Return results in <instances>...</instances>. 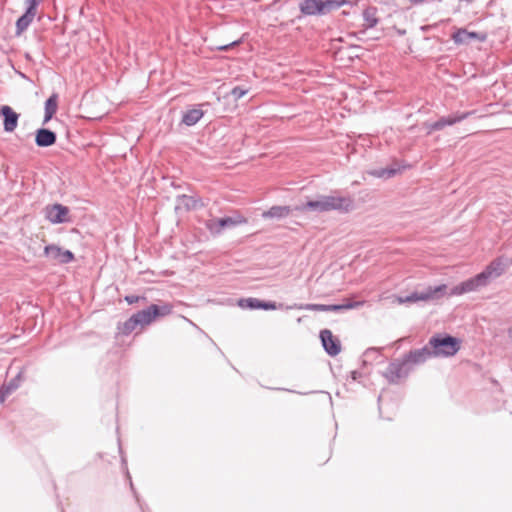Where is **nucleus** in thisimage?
Returning <instances> with one entry per match:
<instances>
[{"instance_id": "8", "label": "nucleus", "mask_w": 512, "mask_h": 512, "mask_svg": "<svg viewBox=\"0 0 512 512\" xmlns=\"http://www.w3.org/2000/svg\"><path fill=\"white\" fill-rule=\"evenodd\" d=\"M364 302L362 301H355V302H346L344 304H332V305H325V304H295L293 306L288 307L289 309L296 308L300 310H310V311H342V310H348V309H354L361 307Z\"/></svg>"}, {"instance_id": "3", "label": "nucleus", "mask_w": 512, "mask_h": 512, "mask_svg": "<svg viewBox=\"0 0 512 512\" xmlns=\"http://www.w3.org/2000/svg\"><path fill=\"white\" fill-rule=\"evenodd\" d=\"M428 345L433 358L454 356L460 349V341L447 334L432 336L428 341Z\"/></svg>"}, {"instance_id": "27", "label": "nucleus", "mask_w": 512, "mask_h": 512, "mask_svg": "<svg viewBox=\"0 0 512 512\" xmlns=\"http://www.w3.org/2000/svg\"><path fill=\"white\" fill-rule=\"evenodd\" d=\"M248 91H249V89L245 88L243 86H235L230 91V95L232 96V98L234 100L237 101V100L241 99L243 96H245L248 93Z\"/></svg>"}, {"instance_id": "32", "label": "nucleus", "mask_w": 512, "mask_h": 512, "mask_svg": "<svg viewBox=\"0 0 512 512\" xmlns=\"http://www.w3.org/2000/svg\"><path fill=\"white\" fill-rule=\"evenodd\" d=\"M236 44H238V41H234V42H232L231 44H228V45L220 46V47H219V50L226 51V50H228L231 46H234V45H236Z\"/></svg>"}, {"instance_id": "24", "label": "nucleus", "mask_w": 512, "mask_h": 512, "mask_svg": "<svg viewBox=\"0 0 512 512\" xmlns=\"http://www.w3.org/2000/svg\"><path fill=\"white\" fill-rule=\"evenodd\" d=\"M58 107V95L53 93L45 102V115L43 124H46L51 120L53 115L57 112Z\"/></svg>"}, {"instance_id": "21", "label": "nucleus", "mask_w": 512, "mask_h": 512, "mask_svg": "<svg viewBox=\"0 0 512 512\" xmlns=\"http://www.w3.org/2000/svg\"><path fill=\"white\" fill-rule=\"evenodd\" d=\"M23 380V370H20L15 377L0 388V402H4L7 396L15 391Z\"/></svg>"}, {"instance_id": "14", "label": "nucleus", "mask_w": 512, "mask_h": 512, "mask_svg": "<svg viewBox=\"0 0 512 512\" xmlns=\"http://www.w3.org/2000/svg\"><path fill=\"white\" fill-rule=\"evenodd\" d=\"M430 358H433V356L431 350L429 349L428 343L420 349L411 350L404 356V359L411 367L412 365L422 364Z\"/></svg>"}, {"instance_id": "26", "label": "nucleus", "mask_w": 512, "mask_h": 512, "mask_svg": "<svg viewBox=\"0 0 512 512\" xmlns=\"http://www.w3.org/2000/svg\"><path fill=\"white\" fill-rule=\"evenodd\" d=\"M397 172H398V169H395V168H379V169H374V170L370 171L369 174L374 177H377V178L388 179V178L395 176L397 174Z\"/></svg>"}, {"instance_id": "4", "label": "nucleus", "mask_w": 512, "mask_h": 512, "mask_svg": "<svg viewBox=\"0 0 512 512\" xmlns=\"http://www.w3.org/2000/svg\"><path fill=\"white\" fill-rule=\"evenodd\" d=\"M347 3V0H304L300 3V11L304 15H324Z\"/></svg>"}, {"instance_id": "23", "label": "nucleus", "mask_w": 512, "mask_h": 512, "mask_svg": "<svg viewBox=\"0 0 512 512\" xmlns=\"http://www.w3.org/2000/svg\"><path fill=\"white\" fill-rule=\"evenodd\" d=\"M204 116V112L200 108L188 109L183 113L182 123L186 126H194Z\"/></svg>"}, {"instance_id": "7", "label": "nucleus", "mask_w": 512, "mask_h": 512, "mask_svg": "<svg viewBox=\"0 0 512 512\" xmlns=\"http://www.w3.org/2000/svg\"><path fill=\"white\" fill-rule=\"evenodd\" d=\"M472 111L468 112H456L447 116L440 117L437 121L432 123H426L425 127L427 129V134H431L434 131L443 130L447 126H452L457 124L465 119H467L470 115H472Z\"/></svg>"}, {"instance_id": "16", "label": "nucleus", "mask_w": 512, "mask_h": 512, "mask_svg": "<svg viewBox=\"0 0 512 512\" xmlns=\"http://www.w3.org/2000/svg\"><path fill=\"white\" fill-rule=\"evenodd\" d=\"M242 220H236L232 217H223L219 219L210 220L207 223V228L212 234H220L225 228L236 226L242 223Z\"/></svg>"}, {"instance_id": "1", "label": "nucleus", "mask_w": 512, "mask_h": 512, "mask_svg": "<svg viewBox=\"0 0 512 512\" xmlns=\"http://www.w3.org/2000/svg\"><path fill=\"white\" fill-rule=\"evenodd\" d=\"M511 265V260L505 257H497L476 276L455 285L449 295H462L469 292L480 291L487 287L493 280L500 277Z\"/></svg>"}, {"instance_id": "5", "label": "nucleus", "mask_w": 512, "mask_h": 512, "mask_svg": "<svg viewBox=\"0 0 512 512\" xmlns=\"http://www.w3.org/2000/svg\"><path fill=\"white\" fill-rule=\"evenodd\" d=\"M447 286L440 284L437 286H428L422 291H416L406 297H398V303H414L417 301L437 300L446 294Z\"/></svg>"}, {"instance_id": "31", "label": "nucleus", "mask_w": 512, "mask_h": 512, "mask_svg": "<svg viewBox=\"0 0 512 512\" xmlns=\"http://www.w3.org/2000/svg\"><path fill=\"white\" fill-rule=\"evenodd\" d=\"M351 377H352L353 380H358V379H360L362 377V373L359 372V371H356V370L352 371L351 372Z\"/></svg>"}, {"instance_id": "11", "label": "nucleus", "mask_w": 512, "mask_h": 512, "mask_svg": "<svg viewBox=\"0 0 512 512\" xmlns=\"http://www.w3.org/2000/svg\"><path fill=\"white\" fill-rule=\"evenodd\" d=\"M44 255L58 264H68L74 260V254L70 250L63 249L55 244L45 246Z\"/></svg>"}, {"instance_id": "17", "label": "nucleus", "mask_w": 512, "mask_h": 512, "mask_svg": "<svg viewBox=\"0 0 512 512\" xmlns=\"http://www.w3.org/2000/svg\"><path fill=\"white\" fill-rule=\"evenodd\" d=\"M57 135L47 128H39L35 132V144L38 147H50L56 143Z\"/></svg>"}, {"instance_id": "34", "label": "nucleus", "mask_w": 512, "mask_h": 512, "mask_svg": "<svg viewBox=\"0 0 512 512\" xmlns=\"http://www.w3.org/2000/svg\"><path fill=\"white\" fill-rule=\"evenodd\" d=\"M508 336L512 339V327L508 329Z\"/></svg>"}, {"instance_id": "18", "label": "nucleus", "mask_w": 512, "mask_h": 512, "mask_svg": "<svg viewBox=\"0 0 512 512\" xmlns=\"http://www.w3.org/2000/svg\"><path fill=\"white\" fill-rule=\"evenodd\" d=\"M172 311V306L169 304H164L162 306L152 304L146 309L142 310L145 315H148L146 318V323L150 324L157 317H163L169 315Z\"/></svg>"}, {"instance_id": "25", "label": "nucleus", "mask_w": 512, "mask_h": 512, "mask_svg": "<svg viewBox=\"0 0 512 512\" xmlns=\"http://www.w3.org/2000/svg\"><path fill=\"white\" fill-rule=\"evenodd\" d=\"M363 20H364V28L370 29L375 27L378 24V18H377V8L373 6L367 7L363 13Z\"/></svg>"}, {"instance_id": "22", "label": "nucleus", "mask_w": 512, "mask_h": 512, "mask_svg": "<svg viewBox=\"0 0 512 512\" xmlns=\"http://www.w3.org/2000/svg\"><path fill=\"white\" fill-rule=\"evenodd\" d=\"M291 212L290 206H272L269 210L262 213V218L283 219L289 216Z\"/></svg>"}, {"instance_id": "2", "label": "nucleus", "mask_w": 512, "mask_h": 512, "mask_svg": "<svg viewBox=\"0 0 512 512\" xmlns=\"http://www.w3.org/2000/svg\"><path fill=\"white\" fill-rule=\"evenodd\" d=\"M354 207V201L350 196L319 195L316 199L307 201L296 207L301 212L313 211L318 213L338 211L348 213Z\"/></svg>"}, {"instance_id": "12", "label": "nucleus", "mask_w": 512, "mask_h": 512, "mask_svg": "<svg viewBox=\"0 0 512 512\" xmlns=\"http://www.w3.org/2000/svg\"><path fill=\"white\" fill-rule=\"evenodd\" d=\"M148 315H145L144 312L138 311L133 314L130 318H128L124 323L119 324L118 330L122 335L128 336L131 334L138 325L144 326L148 325L146 323V318Z\"/></svg>"}, {"instance_id": "33", "label": "nucleus", "mask_w": 512, "mask_h": 512, "mask_svg": "<svg viewBox=\"0 0 512 512\" xmlns=\"http://www.w3.org/2000/svg\"><path fill=\"white\" fill-rule=\"evenodd\" d=\"M126 474H127L128 479H129L130 487H131L132 490H134V486H133V483H132V480H131L129 472L127 471Z\"/></svg>"}, {"instance_id": "29", "label": "nucleus", "mask_w": 512, "mask_h": 512, "mask_svg": "<svg viewBox=\"0 0 512 512\" xmlns=\"http://www.w3.org/2000/svg\"><path fill=\"white\" fill-rule=\"evenodd\" d=\"M140 299L139 296L137 295H127L125 297V301L128 303V304H134L136 302H138V300Z\"/></svg>"}, {"instance_id": "20", "label": "nucleus", "mask_w": 512, "mask_h": 512, "mask_svg": "<svg viewBox=\"0 0 512 512\" xmlns=\"http://www.w3.org/2000/svg\"><path fill=\"white\" fill-rule=\"evenodd\" d=\"M452 39L456 44H469L472 39L484 42L486 40V35L476 32H468L465 29H459L453 34Z\"/></svg>"}, {"instance_id": "9", "label": "nucleus", "mask_w": 512, "mask_h": 512, "mask_svg": "<svg viewBox=\"0 0 512 512\" xmlns=\"http://www.w3.org/2000/svg\"><path fill=\"white\" fill-rule=\"evenodd\" d=\"M45 218L52 224L68 223L71 221L70 210L59 203L48 205L45 208Z\"/></svg>"}, {"instance_id": "35", "label": "nucleus", "mask_w": 512, "mask_h": 512, "mask_svg": "<svg viewBox=\"0 0 512 512\" xmlns=\"http://www.w3.org/2000/svg\"><path fill=\"white\" fill-rule=\"evenodd\" d=\"M122 463H123V465H125V466H126V460H125V458H124V457H122Z\"/></svg>"}, {"instance_id": "19", "label": "nucleus", "mask_w": 512, "mask_h": 512, "mask_svg": "<svg viewBox=\"0 0 512 512\" xmlns=\"http://www.w3.org/2000/svg\"><path fill=\"white\" fill-rule=\"evenodd\" d=\"M239 306L248 309L275 310L277 305L275 302L263 301L257 298H246L239 301Z\"/></svg>"}, {"instance_id": "10", "label": "nucleus", "mask_w": 512, "mask_h": 512, "mask_svg": "<svg viewBox=\"0 0 512 512\" xmlns=\"http://www.w3.org/2000/svg\"><path fill=\"white\" fill-rule=\"evenodd\" d=\"M42 0H25L26 11L16 22V34L20 35L32 23L37 13V7Z\"/></svg>"}, {"instance_id": "28", "label": "nucleus", "mask_w": 512, "mask_h": 512, "mask_svg": "<svg viewBox=\"0 0 512 512\" xmlns=\"http://www.w3.org/2000/svg\"><path fill=\"white\" fill-rule=\"evenodd\" d=\"M178 199L181 200L182 204H184L187 209H193L196 206V200L191 196L180 195Z\"/></svg>"}, {"instance_id": "6", "label": "nucleus", "mask_w": 512, "mask_h": 512, "mask_svg": "<svg viewBox=\"0 0 512 512\" xmlns=\"http://www.w3.org/2000/svg\"><path fill=\"white\" fill-rule=\"evenodd\" d=\"M412 367L408 365L407 361L404 359H395L389 363L386 368L383 376L387 379V381L391 384H398L401 379L406 378Z\"/></svg>"}, {"instance_id": "36", "label": "nucleus", "mask_w": 512, "mask_h": 512, "mask_svg": "<svg viewBox=\"0 0 512 512\" xmlns=\"http://www.w3.org/2000/svg\"><path fill=\"white\" fill-rule=\"evenodd\" d=\"M381 400H382V396H379L378 401L381 402Z\"/></svg>"}, {"instance_id": "15", "label": "nucleus", "mask_w": 512, "mask_h": 512, "mask_svg": "<svg viewBox=\"0 0 512 512\" xmlns=\"http://www.w3.org/2000/svg\"><path fill=\"white\" fill-rule=\"evenodd\" d=\"M0 116L3 117L4 131L13 132L18 125L19 114L10 106L3 105L0 107Z\"/></svg>"}, {"instance_id": "13", "label": "nucleus", "mask_w": 512, "mask_h": 512, "mask_svg": "<svg viewBox=\"0 0 512 512\" xmlns=\"http://www.w3.org/2000/svg\"><path fill=\"white\" fill-rule=\"evenodd\" d=\"M320 339L324 350L330 356H336L341 351L340 341L333 336L332 332L328 329H324L320 332Z\"/></svg>"}, {"instance_id": "30", "label": "nucleus", "mask_w": 512, "mask_h": 512, "mask_svg": "<svg viewBox=\"0 0 512 512\" xmlns=\"http://www.w3.org/2000/svg\"><path fill=\"white\" fill-rule=\"evenodd\" d=\"M379 353H380V352H379V349H377V348H369V349H367V350L365 351L364 356H365V357H369L370 355H376V356H378V355H379Z\"/></svg>"}]
</instances>
